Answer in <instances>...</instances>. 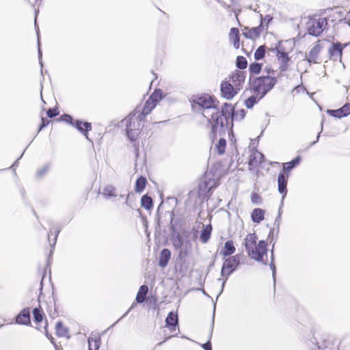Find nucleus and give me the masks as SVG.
Instances as JSON below:
<instances>
[{"label": "nucleus", "instance_id": "obj_32", "mask_svg": "<svg viewBox=\"0 0 350 350\" xmlns=\"http://www.w3.org/2000/svg\"><path fill=\"white\" fill-rule=\"evenodd\" d=\"M152 199L147 195H144L142 197L141 204L142 206L146 209L148 211L150 210L152 208Z\"/></svg>", "mask_w": 350, "mask_h": 350}, {"label": "nucleus", "instance_id": "obj_3", "mask_svg": "<svg viewBox=\"0 0 350 350\" xmlns=\"http://www.w3.org/2000/svg\"><path fill=\"white\" fill-rule=\"evenodd\" d=\"M138 111H133L124 120L126 122V132L129 139L133 142L137 139L143 127L144 119L137 114Z\"/></svg>", "mask_w": 350, "mask_h": 350}, {"label": "nucleus", "instance_id": "obj_58", "mask_svg": "<svg viewBox=\"0 0 350 350\" xmlns=\"http://www.w3.org/2000/svg\"><path fill=\"white\" fill-rule=\"evenodd\" d=\"M213 317H215V311L213 312ZM213 325H214V317H213L212 328L213 327Z\"/></svg>", "mask_w": 350, "mask_h": 350}, {"label": "nucleus", "instance_id": "obj_54", "mask_svg": "<svg viewBox=\"0 0 350 350\" xmlns=\"http://www.w3.org/2000/svg\"><path fill=\"white\" fill-rule=\"evenodd\" d=\"M24 152L21 155V157L14 163V164L10 167L11 168H14L16 166H17V164L18 163V161L21 159L23 157Z\"/></svg>", "mask_w": 350, "mask_h": 350}, {"label": "nucleus", "instance_id": "obj_23", "mask_svg": "<svg viewBox=\"0 0 350 350\" xmlns=\"http://www.w3.org/2000/svg\"><path fill=\"white\" fill-rule=\"evenodd\" d=\"M171 256V252L168 249H163L161 252L159 265L164 268L167 266Z\"/></svg>", "mask_w": 350, "mask_h": 350}, {"label": "nucleus", "instance_id": "obj_21", "mask_svg": "<svg viewBox=\"0 0 350 350\" xmlns=\"http://www.w3.org/2000/svg\"><path fill=\"white\" fill-rule=\"evenodd\" d=\"M229 39L233 42V46L235 49L239 48V31L236 27H232L230 30Z\"/></svg>", "mask_w": 350, "mask_h": 350}, {"label": "nucleus", "instance_id": "obj_47", "mask_svg": "<svg viewBox=\"0 0 350 350\" xmlns=\"http://www.w3.org/2000/svg\"><path fill=\"white\" fill-rule=\"evenodd\" d=\"M58 114V112L56 109H49L47 111V116L49 118H53L55 117Z\"/></svg>", "mask_w": 350, "mask_h": 350}, {"label": "nucleus", "instance_id": "obj_55", "mask_svg": "<svg viewBox=\"0 0 350 350\" xmlns=\"http://www.w3.org/2000/svg\"><path fill=\"white\" fill-rule=\"evenodd\" d=\"M59 232V230H57V231H55V241H54V243H53L54 245H55V241H56V239H57V235H58Z\"/></svg>", "mask_w": 350, "mask_h": 350}, {"label": "nucleus", "instance_id": "obj_52", "mask_svg": "<svg viewBox=\"0 0 350 350\" xmlns=\"http://www.w3.org/2000/svg\"><path fill=\"white\" fill-rule=\"evenodd\" d=\"M288 68V64H280L279 69L281 72H285Z\"/></svg>", "mask_w": 350, "mask_h": 350}, {"label": "nucleus", "instance_id": "obj_42", "mask_svg": "<svg viewBox=\"0 0 350 350\" xmlns=\"http://www.w3.org/2000/svg\"><path fill=\"white\" fill-rule=\"evenodd\" d=\"M33 314L34 321L36 322L40 323L42 321V319H43L42 314L39 308H34L33 310Z\"/></svg>", "mask_w": 350, "mask_h": 350}, {"label": "nucleus", "instance_id": "obj_25", "mask_svg": "<svg viewBox=\"0 0 350 350\" xmlns=\"http://www.w3.org/2000/svg\"><path fill=\"white\" fill-rule=\"evenodd\" d=\"M234 252H235V247L234 246V243H233L232 241L230 240V241H227L225 243L224 247L221 251V254L224 256H230V255L234 254Z\"/></svg>", "mask_w": 350, "mask_h": 350}, {"label": "nucleus", "instance_id": "obj_9", "mask_svg": "<svg viewBox=\"0 0 350 350\" xmlns=\"http://www.w3.org/2000/svg\"><path fill=\"white\" fill-rule=\"evenodd\" d=\"M268 52L275 53L278 57L280 64H288L291 60L288 53L285 51L282 42H280L275 48L269 49Z\"/></svg>", "mask_w": 350, "mask_h": 350}, {"label": "nucleus", "instance_id": "obj_45", "mask_svg": "<svg viewBox=\"0 0 350 350\" xmlns=\"http://www.w3.org/2000/svg\"><path fill=\"white\" fill-rule=\"evenodd\" d=\"M56 329H57V332L58 334H59L61 336H64V327H63V324L61 322H57L56 323Z\"/></svg>", "mask_w": 350, "mask_h": 350}, {"label": "nucleus", "instance_id": "obj_33", "mask_svg": "<svg viewBox=\"0 0 350 350\" xmlns=\"http://www.w3.org/2000/svg\"><path fill=\"white\" fill-rule=\"evenodd\" d=\"M89 350H98L100 345V337L95 338H89L88 339Z\"/></svg>", "mask_w": 350, "mask_h": 350}, {"label": "nucleus", "instance_id": "obj_37", "mask_svg": "<svg viewBox=\"0 0 350 350\" xmlns=\"http://www.w3.org/2000/svg\"><path fill=\"white\" fill-rule=\"evenodd\" d=\"M258 98L259 97H258L257 96H254V95L250 96L245 101V105L246 107L248 109L252 108L253 106L254 105V104H256L258 100H260V99H258Z\"/></svg>", "mask_w": 350, "mask_h": 350}, {"label": "nucleus", "instance_id": "obj_15", "mask_svg": "<svg viewBox=\"0 0 350 350\" xmlns=\"http://www.w3.org/2000/svg\"><path fill=\"white\" fill-rule=\"evenodd\" d=\"M156 105L154 101L148 99L142 109L137 107L134 111H138L137 114L145 120L146 116L151 112Z\"/></svg>", "mask_w": 350, "mask_h": 350}, {"label": "nucleus", "instance_id": "obj_56", "mask_svg": "<svg viewBox=\"0 0 350 350\" xmlns=\"http://www.w3.org/2000/svg\"><path fill=\"white\" fill-rule=\"evenodd\" d=\"M170 338V337H168V338ZM167 338H165V340H163V342H160L159 343H158V345H161L162 344H163V343L167 340Z\"/></svg>", "mask_w": 350, "mask_h": 350}, {"label": "nucleus", "instance_id": "obj_12", "mask_svg": "<svg viewBox=\"0 0 350 350\" xmlns=\"http://www.w3.org/2000/svg\"><path fill=\"white\" fill-rule=\"evenodd\" d=\"M322 47L319 43H316L309 51V52L306 55V58L308 62L311 64H317L319 63V54L321 50Z\"/></svg>", "mask_w": 350, "mask_h": 350}, {"label": "nucleus", "instance_id": "obj_6", "mask_svg": "<svg viewBox=\"0 0 350 350\" xmlns=\"http://www.w3.org/2000/svg\"><path fill=\"white\" fill-rule=\"evenodd\" d=\"M327 24V18L325 17L312 18L308 22L307 29L309 34L318 36L323 32Z\"/></svg>", "mask_w": 350, "mask_h": 350}, {"label": "nucleus", "instance_id": "obj_10", "mask_svg": "<svg viewBox=\"0 0 350 350\" xmlns=\"http://www.w3.org/2000/svg\"><path fill=\"white\" fill-rule=\"evenodd\" d=\"M221 92L224 97L227 99L232 98L238 90L229 81H222L221 83Z\"/></svg>", "mask_w": 350, "mask_h": 350}, {"label": "nucleus", "instance_id": "obj_16", "mask_svg": "<svg viewBox=\"0 0 350 350\" xmlns=\"http://www.w3.org/2000/svg\"><path fill=\"white\" fill-rule=\"evenodd\" d=\"M327 113L338 118L346 117L350 114V103H346L341 108L336 110H328Z\"/></svg>", "mask_w": 350, "mask_h": 350}, {"label": "nucleus", "instance_id": "obj_7", "mask_svg": "<svg viewBox=\"0 0 350 350\" xmlns=\"http://www.w3.org/2000/svg\"><path fill=\"white\" fill-rule=\"evenodd\" d=\"M287 179L288 176H285L284 172L280 173L278 177V191L282 194V201L280 204V207L278 211V217L275 219V222L279 221L281 217V208L284 204V199L287 193Z\"/></svg>", "mask_w": 350, "mask_h": 350}, {"label": "nucleus", "instance_id": "obj_34", "mask_svg": "<svg viewBox=\"0 0 350 350\" xmlns=\"http://www.w3.org/2000/svg\"><path fill=\"white\" fill-rule=\"evenodd\" d=\"M51 167V165L49 163H46L42 167L37 170L36 172V177L39 179L44 177L49 172V169Z\"/></svg>", "mask_w": 350, "mask_h": 350}, {"label": "nucleus", "instance_id": "obj_24", "mask_svg": "<svg viewBox=\"0 0 350 350\" xmlns=\"http://www.w3.org/2000/svg\"><path fill=\"white\" fill-rule=\"evenodd\" d=\"M264 215L265 211L261 208H256L252 211L251 217L254 222L260 223L264 219Z\"/></svg>", "mask_w": 350, "mask_h": 350}, {"label": "nucleus", "instance_id": "obj_27", "mask_svg": "<svg viewBox=\"0 0 350 350\" xmlns=\"http://www.w3.org/2000/svg\"><path fill=\"white\" fill-rule=\"evenodd\" d=\"M211 174L206 173L204 177V189H207L208 191L211 189L217 187V180L215 179H211L209 178Z\"/></svg>", "mask_w": 350, "mask_h": 350}, {"label": "nucleus", "instance_id": "obj_53", "mask_svg": "<svg viewBox=\"0 0 350 350\" xmlns=\"http://www.w3.org/2000/svg\"><path fill=\"white\" fill-rule=\"evenodd\" d=\"M202 348L204 350H212L211 342L208 341L206 343L203 344L202 345Z\"/></svg>", "mask_w": 350, "mask_h": 350}, {"label": "nucleus", "instance_id": "obj_60", "mask_svg": "<svg viewBox=\"0 0 350 350\" xmlns=\"http://www.w3.org/2000/svg\"><path fill=\"white\" fill-rule=\"evenodd\" d=\"M128 198H129V196H126V200L125 203H127Z\"/></svg>", "mask_w": 350, "mask_h": 350}, {"label": "nucleus", "instance_id": "obj_39", "mask_svg": "<svg viewBox=\"0 0 350 350\" xmlns=\"http://www.w3.org/2000/svg\"><path fill=\"white\" fill-rule=\"evenodd\" d=\"M262 69V64L259 63H252L250 65V71L251 74H259Z\"/></svg>", "mask_w": 350, "mask_h": 350}, {"label": "nucleus", "instance_id": "obj_50", "mask_svg": "<svg viewBox=\"0 0 350 350\" xmlns=\"http://www.w3.org/2000/svg\"><path fill=\"white\" fill-rule=\"evenodd\" d=\"M49 120H48L46 118H42V124L40 126L38 131H40L43 128L49 124Z\"/></svg>", "mask_w": 350, "mask_h": 350}, {"label": "nucleus", "instance_id": "obj_18", "mask_svg": "<svg viewBox=\"0 0 350 350\" xmlns=\"http://www.w3.org/2000/svg\"><path fill=\"white\" fill-rule=\"evenodd\" d=\"M16 322L18 324L28 325L30 323V312L29 308L23 310L16 317Z\"/></svg>", "mask_w": 350, "mask_h": 350}, {"label": "nucleus", "instance_id": "obj_44", "mask_svg": "<svg viewBox=\"0 0 350 350\" xmlns=\"http://www.w3.org/2000/svg\"><path fill=\"white\" fill-rule=\"evenodd\" d=\"M245 116V112L244 109H241L237 113L234 112V115L232 116V121L234 120H242L244 118Z\"/></svg>", "mask_w": 350, "mask_h": 350}, {"label": "nucleus", "instance_id": "obj_26", "mask_svg": "<svg viewBox=\"0 0 350 350\" xmlns=\"http://www.w3.org/2000/svg\"><path fill=\"white\" fill-rule=\"evenodd\" d=\"M148 292V288L147 286H141L136 296L137 302L139 304L143 303L146 299Z\"/></svg>", "mask_w": 350, "mask_h": 350}, {"label": "nucleus", "instance_id": "obj_38", "mask_svg": "<svg viewBox=\"0 0 350 350\" xmlns=\"http://www.w3.org/2000/svg\"><path fill=\"white\" fill-rule=\"evenodd\" d=\"M265 55V46H259L254 53V58L256 60H260L264 57Z\"/></svg>", "mask_w": 350, "mask_h": 350}, {"label": "nucleus", "instance_id": "obj_31", "mask_svg": "<svg viewBox=\"0 0 350 350\" xmlns=\"http://www.w3.org/2000/svg\"><path fill=\"white\" fill-rule=\"evenodd\" d=\"M301 161V159L299 157H297L295 159H294L293 161L290 162H287L284 163V173L286 172H289L291 170H293L296 165H297Z\"/></svg>", "mask_w": 350, "mask_h": 350}, {"label": "nucleus", "instance_id": "obj_62", "mask_svg": "<svg viewBox=\"0 0 350 350\" xmlns=\"http://www.w3.org/2000/svg\"><path fill=\"white\" fill-rule=\"evenodd\" d=\"M36 24H37V22H36V19L35 20V25L36 26Z\"/></svg>", "mask_w": 350, "mask_h": 350}, {"label": "nucleus", "instance_id": "obj_46", "mask_svg": "<svg viewBox=\"0 0 350 350\" xmlns=\"http://www.w3.org/2000/svg\"><path fill=\"white\" fill-rule=\"evenodd\" d=\"M219 3H220L223 6H226L228 8L230 7V5L233 3V0H217Z\"/></svg>", "mask_w": 350, "mask_h": 350}, {"label": "nucleus", "instance_id": "obj_4", "mask_svg": "<svg viewBox=\"0 0 350 350\" xmlns=\"http://www.w3.org/2000/svg\"><path fill=\"white\" fill-rule=\"evenodd\" d=\"M276 83L277 79L273 77H257L253 81V90L254 92L260 94L258 99H261L274 87Z\"/></svg>", "mask_w": 350, "mask_h": 350}, {"label": "nucleus", "instance_id": "obj_35", "mask_svg": "<svg viewBox=\"0 0 350 350\" xmlns=\"http://www.w3.org/2000/svg\"><path fill=\"white\" fill-rule=\"evenodd\" d=\"M226 146V142L224 139L220 138L218 142L216 144L215 148L219 154H222L225 152Z\"/></svg>", "mask_w": 350, "mask_h": 350}, {"label": "nucleus", "instance_id": "obj_36", "mask_svg": "<svg viewBox=\"0 0 350 350\" xmlns=\"http://www.w3.org/2000/svg\"><path fill=\"white\" fill-rule=\"evenodd\" d=\"M162 98V91L161 90H156L151 96L148 98V99L154 102V104H157L159 101H160Z\"/></svg>", "mask_w": 350, "mask_h": 350}, {"label": "nucleus", "instance_id": "obj_11", "mask_svg": "<svg viewBox=\"0 0 350 350\" xmlns=\"http://www.w3.org/2000/svg\"><path fill=\"white\" fill-rule=\"evenodd\" d=\"M232 85L239 91L244 83L245 75L241 70H235L230 77Z\"/></svg>", "mask_w": 350, "mask_h": 350}, {"label": "nucleus", "instance_id": "obj_51", "mask_svg": "<svg viewBox=\"0 0 350 350\" xmlns=\"http://www.w3.org/2000/svg\"><path fill=\"white\" fill-rule=\"evenodd\" d=\"M37 36H38V55H39V60H40V64L41 65V66H42V62L41 61V58H42V52L40 51V38H39V33H38V31L37 30Z\"/></svg>", "mask_w": 350, "mask_h": 350}, {"label": "nucleus", "instance_id": "obj_1", "mask_svg": "<svg viewBox=\"0 0 350 350\" xmlns=\"http://www.w3.org/2000/svg\"><path fill=\"white\" fill-rule=\"evenodd\" d=\"M258 237L255 233H251L246 236L244 239V245L248 256L257 262H262L267 265V262L263 261L264 255H267V243L261 240L256 244Z\"/></svg>", "mask_w": 350, "mask_h": 350}, {"label": "nucleus", "instance_id": "obj_61", "mask_svg": "<svg viewBox=\"0 0 350 350\" xmlns=\"http://www.w3.org/2000/svg\"><path fill=\"white\" fill-rule=\"evenodd\" d=\"M123 197H124V196H123V195H120V198H123Z\"/></svg>", "mask_w": 350, "mask_h": 350}, {"label": "nucleus", "instance_id": "obj_14", "mask_svg": "<svg viewBox=\"0 0 350 350\" xmlns=\"http://www.w3.org/2000/svg\"><path fill=\"white\" fill-rule=\"evenodd\" d=\"M263 160L264 155L261 152H258V150L253 151L250 156V170L257 167L259 164L263 162Z\"/></svg>", "mask_w": 350, "mask_h": 350}, {"label": "nucleus", "instance_id": "obj_19", "mask_svg": "<svg viewBox=\"0 0 350 350\" xmlns=\"http://www.w3.org/2000/svg\"><path fill=\"white\" fill-rule=\"evenodd\" d=\"M219 115L225 118L226 123H228L229 118L232 121V116L234 115V109L231 105L225 103L221 107V111H219Z\"/></svg>", "mask_w": 350, "mask_h": 350}, {"label": "nucleus", "instance_id": "obj_49", "mask_svg": "<svg viewBox=\"0 0 350 350\" xmlns=\"http://www.w3.org/2000/svg\"><path fill=\"white\" fill-rule=\"evenodd\" d=\"M251 200L253 203L257 204L260 200V197L256 193H252Z\"/></svg>", "mask_w": 350, "mask_h": 350}, {"label": "nucleus", "instance_id": "obj_59", "mask_svg": "<svg viewBox=\"0 0 350 350\" xmlns=\"http://www.w3.org/2000/svg\"><path fill=\"white\" fill-rule=\"evenodd\" d=\"M129 312V310H128L125 314H124V315L122 317V318L124 317V316H126Z\"/></svg>", "mask_w": 350, "mask_h": 350}, {"label": "nucleus", "instance_id": "obj_29", "mask_svg": "<svg viewBox=\"0 0 350 350\" xmlns=\"http://www.w3.org/2000/svg\"><path fill=\"white\" fill-rule=\"evenodd\" d=\"M147 183L146 178L144 176L138 178L135 183V191L137 193H141L144 191Z\"/></svg>", "mask_w": 350, "mask_h": 350}, {"label": "nucleus", "instance_id": "obj_8", "mask_svg": "<svg viewBox=\"0 0 350 350\" xmlns=\"http://www.w3.org/2000/svg\"><path fill=\"white\" fill-rule=\"evenodd\" d=\"M241 254H237L226 258L222 265L221 275L224 276L228 269L234 271L241 262Z\"/></svg>", "mask_w": 350, "mask_h": 350}, {"label": "nucleus", "instance_id": "obj_43", "mask_svg": "<svg viewBox=\"0 0 350 350\" xmlns=\"http://www.w3.org/2000/svg\"><path fill=\"white\" fill-rule=\"evenodd\" d=\"M271 263L269 265L271 269L272 270V276L274 280V282H275V273H276V268L275 265L273 262L274 260V255H273V250H271Z\"/></svg>", "mask_w": 350, "mask_h": 350}, {"label": "nucleus", "instance_id": "obj_20", "mask_svg": "<svg viewBox=\"0 0 350 350\" xmlns=\"http://www.w3.org/2000/svg\"><path fill=\"white\" fill-rule=\"evenodd\" d=\"M178 321L177 314L170 312L165 319L166 326L170 327L171 330H175L178 325Z\"/></svg>", "mask_w": 350, "mask_h": 350}, {"label": "nucleus", "instance_id": "obj_48", "mask_svg": "<svg viewBox=\"0 0 350 350\" xmlns=\"http://www.w3.org/2000/svg\"><path fill=\"white\" fill-rule=\"evenodd\" d=\"M63 120L65 122H68V123H69V124H70L72 125H74V122H74L72 118L70 115H66V114L64 115Z\"/></svg>", "mask_w": 350, "mask_h": 350}, {"label": "nucleus", "instance_id": "obj_28", "mask_svg": "<svg viewBox=\"0 0 350 350\" xmlns=\"http://www.w3.org/2000/svg\"><path fill=\"white\" fill-rule=\"evenodd\" d=\"M212 227L211 225L204 226L203 230L201 232L200 240L202 243H206L211 237Z\"/></svg>", "mask_w": 350, "mask_h": 350}, {"label": "nucleus", "instance_id": "obj_17", "mask_svg": "<svg viewBox=\"0 0 350 350\" xmlns=\"http://www.w3.org/2000/svg\"><path fill=\"white\" fill-rule=\"evenodd\" d=\"M261 25L258 27H253V28H249V27H244L243 29V35L250 39H256L259 37L260 33H261Z\"/></svg>", "mask_w": 350, "mask_h": 350}, {"label": "nucleus", "instance_id": "obj_57", "mask_svg": "<svg viewBox=\"0 0 350 350\" xmlns=\"http://www.w3.org/2000/svg\"><path fill=\"white\" fill-rule=\"evenodd\" d=\"M319 137H320V134H319V135H317V140H316V141H314V142H312V144H315V143L319 140Z\"/></svg>", "mask_w": 350, "mask_h": 350}, {"label": "nucleus", "instance_id": "obj_40", "mask_svg": "<svg viewBox=\"0 0 350 350\" xmlns=\"http://www.w3.org/2000/svg\"><path fill=\"white\" fill-rule=\"evenodd\" d=\"M233 270L232 269H228L226 271V274L224 277H225V279L222 280L221 278H219L218 279V281H222L221 282V289H220V291L219 293V294L217 295V298H218V297L221 294V293L223 292V290H224V286H225V284H226V280H228V277L233 273Z\"/></svg>", "mask_w": 350, "mask_h": 350}, {"label": "nucleus", "instance_id": "obj_22", "mask_svg": "<svg viewBox=\"0 0 350 350\" xmlns=\"http://www.w3.org/2000/svg\"><path fill=\"white\" fill-rule=\"evenodd\" d=\"M74 126H75L79 131L83 133L86 137H88L87 132L92 129V125L89 122H83L79 120H76L74 122Z\"/></svg>", "mask_w": 350, "mask_h": 350}, {"label": "nucleus", "instance_id": "obj_5", "mask_svg": "<svg viewBox=\"0 0 350 350\" xmlns=\"http://www.w3.org/2000/svg\"><path fill=\"white\" fill-rule=\"evenodd\" d=\"M206 118L211 128V134L214 137L217 135H221L222 133H226L228 124L226 123L225 118L219 115V109H217V113H214L213 116Z\"/></svg>", "mask_w": 350, "mask_h": 350}, {"label": "nucleus", "instance_id": "obj_41", "mask_svg": "<svg viewBox=\"0 0 350 350\" xmlns=\"http://www.w3.org/2000/svg\"><path fill=\"white\" fill-rule=\"evenodd\" d=\"M236 65L239 69L245 68L247 65L246 59L243 56H238L237 58Z\"/></svg>", "mask_w": 350, "mask_h": 350}, {"label": "nucleus", "instance_id": "obj_13", "mask_svg": "<svg viewBox=\"0 0 350 350\" xmlns=\"http://www.w3.org/2000/svg\"><path fill=\"white\" fill-rule=\"evenodd\" d=\"M330 59L334 61L341 60L342 46L340 42L333 43L328 50Z\"/></svg>", "mask_w": 350, "mask_h": 350}, {"label": "nucleus", "instance_id": "obj_30", "mask_svg": "<svg viewBox=\"0 0 350 350\" xmlns=\"http://www.w3.org/2000/svg\"><path fill=\"white\" fill-rule=\"evenodd\" d=\"M116 188L111 185H107L103 189V195L107 198L116 197L117 196Z\"/></svg>", "mask_w": 350, "mask_h": 350}, {"label": "nucleus", "instance_id": "obj_2", "mask_svg": "<svg viewBox=\"0 0 350 350\" xmlns=\"http://www.w3.org/2000/svg\"><path fill=\"white\" fill-rule=\"evenodd\" d=\"M217 105V102L208 94L197 96L193 99L192 107L195 110L202 111L204 118H208L214 113H217L218 109Z\"/></svg>", "mask_w": 350, "mask_h": 350}]
</instances>
